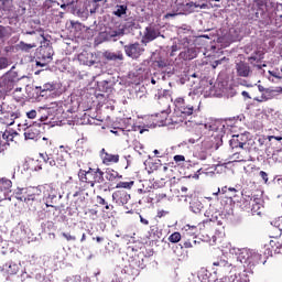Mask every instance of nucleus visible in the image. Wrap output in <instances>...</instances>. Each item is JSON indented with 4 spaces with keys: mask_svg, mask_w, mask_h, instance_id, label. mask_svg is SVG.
Wrapping results in <instances>:
<instances>
[{
    "mask_svg": "<svg viewBox=\"0 0 282 282\" xmlns=\"http://www.w3.org/2000/svg\"><path fill=\"white\" fill-rule=\"evenodd\" d=\"M45 6H47V8H52L54 6H59V4L54 0H45Z\"/></svg>",
    "mask_w": 282,
    "mask_h": 282,
    "instance_id": "46",
    "label": "nucleus"
},
{
    "mask_svg": "<svg viewBox=\"0 0 282 282\" xmlns=\"http://www.w3.org/2000/svg\"><path fill=\"white\" fill-rule=\"evenodd\" d=\"M88 213H89V215H91L93 217H98V210H96V209H89Z\"/></svg>",
    "mask_w": 282,
    "mask_h": 282,
    "instance_id": "55",
    "label": "nucleus"
},
{
    "mask_svg": "<svg viewBox=\"0 0 282 282\" xmlns=\"http://www.w3.org/2000/svg\"><path fill=\"white\" fill-rule=\"evenodd\" d=\"M17 118H21V112L4 110V113L0 116V123L6 124L7 127H12Z\"/></svg>",
    "mask_w": 282,
    "mask_h": 282,
    "instance_id": "8",
    "label": "nucleus"
},
{
    "mask_svg": "<svg viewBox=\"0 0 282 282\" xmlns=\"http://www.w3.org/2000/svg\"><path fill=\"white\" fill-rule=\"evenodd\" d=\"M97 204H99V206H105L106 210H113V205H109L102 196H97Z\"/></svg>",
    "mask_w": 282,
    "mask_h": 282,
    "instance_id": "32",
    "label": "nucleus"
},
{
    "mask_svg": "<svg viewBox=\"0 0 282 282\" xmlns=\"http://www.w3.org/2000/svg\"><path fill=\"white\" fill-rule=\"evenodd\" d=\"M99 158L105 166H111L120 162V154H111L105 148L99 151Z\"/></svg>",
    "mask_w": 282,
    "mask_h": 282,
    "instance_id": "3",
    "label": "nucleus"
},
{
    "mask_svg": "<svg viewBox=\"0 0 282 282\" xmlns=\"http://www.w3.org/2000/svg\"><path fill=\"white\" fill-rule=\"evenodd\" d=\"M133 181H130V182H119L117 185H116V188H131L133 186Z\"/></svg>",
    "mask_w": 282,
    "mask_h": 282,
    "instance_id": "36",
    "label": "nucleus"
},
{
    "mask_svg": "<svg viewBox=\"0 0 282 282\" xmlns=\"http://www.w3.org/2000/svg\"><path fill=\"white\" fill-rule=\"evenodd\" d=\"M236 159L239 161V162H246V159L243 156H236Z\"/></svg>",
    "mask_w": 282,
    "mask_h": 282,
    "instance_id": "62",
    "label": "nucleus"
},
{
    "mask_svg": "<svg viewBox=\"0 0 282 282\" xmlns=\"http://www.w3.org/2000/svg\"><path fill=\"white\" fill-rule=\"evenodd\" d=\"M221 61H224V59L215 61V62L212 64L213 69H217V67H218L219 65H221Z\"/></svg>",
    "mask_w": 282,
    "mask_h": 282,
    "instance_id": "51",
    "label": "nucleus"
},
{
    "mask_svg": "<svg viewBox=\"0 0 282 282\" xmlns=\"http://www.w3.org/2000/svg\"><path fill=\"white\" fill-rule=\"evenodd\" d=\"M62 237H64V239H66V241H76V236H72V234H69V232H63Z\"/></svg>",
    "mask_w": 282,
    "mask_h": 282,
    "instance_id": "39",
    "label": "nucleus"
},
{
    "mask_svg": "<svg viewBox=\"0 0 282 282\" xmlns=\"http://www.w3.org/2000/svg\"><path fill=\"white\" fill-rule=\"evenodd\" d=\"M175 108L180 111L184 106H186V101L184 100V97H177L174 99Z\"/></svg>",
    "mask_w": 282,
    "mask_h": 282,
    "instance_id": "34",
    "label": "nucleus"
},
{
    "mask_svg": "<svg viewBox=\"0 0 282 282\" xmlns=\"http://www.w3.org/2000/svg\"><path fill=\"white\" fill-rule=\"evenodd\" d=\"M248 144V139L246 134H235L231 140H229V147L232 149H243Z\"/></svg>",
    "mask_w": 282,
    "mask_h": 282,
    "instance_id": "10",
    "label": "nucleus"
},
{
    "mask_svg": "<svg viewBox=\"0 0 282 282\" xmlns=\"http://www.w3.org/2000/svg\"><path fill=\"white\" fill-rule=\"evenodd\" d=\"M4 268H8L7 274H10V275L19 274L20 267L18 263L10 262V263H7Z\"/></svg>",
    "mask_w": 282,
    "mask_h": 282,
    "instance_id": "25",
    "label": "nucleus"
},
{
    "mask_svg": "<svg viewBox=\"0 0 282 282\" xmlns=\"http://www.w3.org/2000/svg\"><path fill=\"white\" fill-rule=\"evenodd\" d=\"M104 56L107 61H124V55H122V52H105Z\"/></svg>",
    "mask_w": 282,
    "mask_h": 282,
    "instance_id": "19",
    "label": "nucleus"
},
{
    "mask_svg": "<svg viewBox=\"0 0 282 282\" xmlns=\"http://www.w3.org/2000/svg\"><path fill=\"white\" fill-rule=\"evenodd\" d=\"M180 42L182 43V45H185V47H188V45H191V39L188 37H183L180 40Z\"/></svg>",
    "mask_w": 282,
    "mask_h": 282,
    "instance_id": "47",
    "label": "nucleus"
},
{
    "mask_svg": "<svg viewBox=\"0 0 282 282\" xmlns=\"http://www.w3.org/2000/svg\"><path fill=\"white\" fill-rule=\"evenodd\" d=\"M123 50L130 58H134V59H137L139 56H142V54H144V47H142V45H140V43L138 42L124 45Z\"/></svg>",
    "mask_w": 282,
    "mask_h": 282,
    "instance_id": "5",
    "label": "nucleus"
},
{
    "mask_svg": "<svg viewBox=\"0 0 282 282\" xmlns=\"http://www.w3.org/2000/svg\"><path fill=\"white\" fill-rule=\"evenodd\" d=\"M241 96H243V98H248L249 100H250V98H252V97H250V94L248 91H246V90H243L241 93Z\"/></svg>",
    "mask_w": 282,
    "mask_h": 282,
    "instance_id": "57",
    "label": "nucleus"
},
{
    "mask_svg": "<svg viewBox=\"0 0 282 282\" xmlns=\"http://www.w3.org/2000/svg\"><path fill=\"white\" fill-rule=\"evenodd\" d=\"M269 74H270V76H273V78H278V80H281V78H282L280 75H278L274 72L269 70Z\"/></svg>",
    "mask_w": 282,
    "mask_h": 282,
    "instance_id": "54",
    "label": "nucleus"
},
{
    "mask_svg": "<svg viewBox=\"0 0 282 282\" xmlns=\"http://www.w3.org/2000/svg\"><path fill=\"white\" fill-rule=\"evenodd\" d=\"M198 281L210 282V276H208V270H203L198 274Z\"/></svg>",
    "mask_w": 282,
    "mask_h": 282,
    "instance_id": "35",
    "label": "nucleus"
},
{
    "mask_svg": "<svg viewBox=\"0 0 282 282\" xmlns=\"http://www.w3.org/2000/svg\"><path fill=\"white\" fill-rule=\"evenodd\" d=\"M93 239H96V241L98 243H100L101 241H105V238H102V237H96V238H93Z\"/></svg>",
    "mask_w": 282,
    "mask_h": 282,
    "instance_id": "60",
    "label": "nucleus"
},
{
    "mask_svg": "<svg viewBox=\"0 0 282 282\" xmlns=\"http://www.w3.org/2000/svg\"><path fill=\"white\" fill-rule=\"evenodd\" d=\"M87 241V235L84 232L82 234L80 243Z\"/></svg>",
    "mask_w": 282,
    "mask_h": 282,
    "instance_id": "59",
    "label": "nucleus"
},
{
    "mask_svg": "<svg viewBox=\"0 0 282 282\" xmlns=\"http://www.w3.org/2000/svg\"><path fill=\"white\" fill-rule=\"evenodd\" d=\"M107 34L110 36V39H116V36H124V28L110 29L107 31Z\"/></svg>",
    "mask_w": 282,
    "mask_h": 282,
    "instance_id": "26",
    "label": "nucleus"
},
{
    "mask_svg": "<svg viewBox=\"0 0 282 282\" xmlns=\"http://www.w3.org/2000/svg\"><path fill=\"white\" fill-rule=\"evenodd\" d=\"M170 17H175V13H166L165 19H170Z\"/></svg>",
    "mask_w": 282,
    "mask_h": 282,
    "instance_id": "63",
    "label": "nucleus"
},
{
    "mask_svg": "<svg viewBox=\"0 0 282 282\" xmlns=\"http://www.w3.org/2000/svg\"><path fill=\"white\" fill-rule=\"evenodd\" d=\"M6 149H7L6 141L1 140V138H0V153H3V151H6Z\"/></svg>",
    "mask_w": 282,
    "mask_h": 282,
    "instance_id": "50",
    "label": "nucleus"
},
{
    "mask_svg": "<svg viewBox=\"0 0 282 282\" xmlns=\"http://www.w3.org/2000/svg\"><path fill=\"white\" fill-rule=\"evenodd\" d=\"M34 47H36L35 43L28 44L23 41L15 45L17 52H25L26 54L34 50Z\"/></svg>",
    "mask_w": 282,
    "mask_h": 282,
    "instance_id": "18",
    "label": "nucleus"
},
{
    "mask_svg": "<svg viewBox=\"0 0 282 282\" xmlns=\"http://www.w3.org/2000/svg\"><path fill=\"white\" fill-rule=\"evenodd\" d=\"M10 188H12V181L7 177L0 178V191L3 193H11L12 191Z\"/></svg>",
    "mask_w": 282,
    "mask_h": 282,
    "instance_id": "20",
    "label": "nucleus"
},
{
    "mask_svg": "<svg viewBox=\"0 0 282 282\" xmlns=\"http://www.w3.org/2000/svg\"><path fill=\"white\" fill-rule=\"evenodd\" d=\"M153 188H162L164 186V178H162V182L159 183L158 181H155L153 184H152Z\"/></svg>",
    "mask_w": 282,
    "mask_h": 282,
    "instance_id": "48",
    "label": "nucleus"
},
{
    "mask_svg": "<svg viewBox=\"0 0 282 282\" xmlns=\"http://www.w3.org/2000/svg\"><path fill=\"white\" fill-rule=\"evenodd\" d=\"M26 117L30 120H34V118H36V110H31V111L26 112Z\"/></svg>",
    "mask_w": 282,
    "mask_h": 282,
    "instance_id": "45",
    "label": "nucleus"
},
{
    "mask_svg": "<svg viewBox=\"0 0 282 282\" xmlns=\"http://www.w3.org/2000/svg\"><path fill=\"white\" fill-rule=\"evenodd\" d=\"M6 111V107L3 105H0V116L3 115Z\"/></svg>",
    "mask_w": 282,
    "mask_h": 282,
    "instance_id": "61",
    "label": "nucleus"
},
{
    "mask_svg": "<svg viewBox=\"0 0 282 282\" xmlns=\"http://www.w3.org/2000/svg\"><path fill=\"white\" fill-rule=\"evenodd\" d=\"M187 8H192L193 10H195V8H200V9H204L206 8V3H203V4H197L195 2H188L186 4Z\"/></svg>",
    "mask_w": 282,
    "mask_h": 282,
    "instance_id": "38",
    "label": "nucleus"
},
{
    "mask_svg": "<svg viewBox=\"0 0 282 282\" xmlns=\"http://www.w3.org/2000/svg\"><path fill=\"white\" fill-rule=\"evenodd\" d=\"M158 37H160V29H156L153 25H149L145 28L142 43H151V41H155Z\"/></svg>",
    "mask_w": 282,
    "mask_h": 282,
    "instance_id": "9",
    "label": "nucleus"
},
{
    "mask_svg": "<svg viewBox=\"0 0 282 282\" xmlns=\"http://www.w3.org/2000/svg\"><path fill=\"white\" fill-rule=\"evenodd\" d=\"M106 180L108 182H118V180H122V175L120 173H118V171L111 169V167H108L106 169Z\"/></svg>",
    "mask_w": 282,
    "mask_h": 282,
    "instance_id": "15",
    "label": "nucleus"
},
{
    "mask_svg": "<svg viewBox=\"0 0 282 282\" xmlns=\"http://www.w3.org/2000/svg\"><path fill=\"white\" fill-rule=\"evenodd\" d=\"M62 4L61 8L65 9L67 8V6H74V3L76 2V0H62Z\"/></svg>",
    "mask_w": 282,
    "mask_h": 282,
    "instance_id": "42",
    "label": "nucleus"
},
{
    "mask_svg": "<svg viewBox=\"0 0 282 282\" xmlns=\"http://www.w3.org/2000/svg\"><path fill=\"white\" fill-rule=\"evenodd\" d=\"M25 140H39V129L36 127H29L24 131Z\"/></svg>",
    "mask_w": 282,
    "mask_h": 282,
    "instance_id": "17",
    "label": "nucleus"
},
{
    "mask_svg": "<svg viewBox=\"0 0 282 282\" xmlns=\"http://www.w3.org/2000/svg\"><path fill=\"white\" fill-rule=\"evenodd\" d=\"M252 254V249L243 248L240 250L238 259H240L241 263H247L250 260V256Z\"/></svg>",
    "mask_w": 282,
    "mask_h": 282,
    "instance_id": "21",
    "label": "nucleus"
},
{
    "mask_svg": "<svg viewBox=\"0 0 282 282\" xmlns=\"http://www.w3.org/2000/svg\"><path fill=\"white\" fill-rule=\"evenodd\" d=\"M58 210L57 206L51 205L48 203H45V207H43V213H44V217H52V213L53 215H55Z\"/></svg>",
    "mask_w": 282,
    "mask_h": 282,
    "instance_id": "23",
    "label": "nucleus"
},
{
    "mask_svg": "<svg viewBox=\"0 0 282 282\" xmlns=\"http://www.w3.org/2000/svg\"><path fill=\"white\" fill-rule=\"evenodd\" d=\"M167 241H170V243H180V241H182V234H180V231L173 232L167 238Z\"/></svg>",
    "mask_w": 282,
    "mask_h": 282,
    "instance_id": "30",
    "label": "nucleus"
},
{
    "mask_svg": "<svg viewBox=\"0 0 282 282\" xmlns=\"http://www.w3.org/2000/svg\"><path fill=\"white\" fill-rule=\"evenodd\" d=\"M182 116H193V111H195V108L191 105L183 106L181 109H178Z\"/></svg>",
    "mask_w": 282,
    "mask_h": 282,
    "instance_id": "28",
    "label": "nucleus"
},
{
    "mask_svg": "<svg viewBox=\"0 0 282 282\" xmlns=\"http://www.w3.org/2000/svg\"><path fill=\"white\" fill-rule=\"evenodd\" d=\"M77 58L82 65H89V53L87 51L82 52Z\"/></svg>",
    "mask_w": 282,
    "mask_h": 282,
    "instance_id": "31",
    "label": "nucleus"
},
{
    "mask_svg": "<svg viewBox=\"0 0 282 282\" xmlns=\"http://www.w3.org/2000/svg\"><path fill=\"white\" fill-rule=\"evenodd\" d=\"M215 282H250V278L246 271L239 273L238 275L237 273L230 272L229 275L216 279Z\"/></svg>",
    "mask_w": 282,
    "mask_h": 282,
    "instance_id": "7",
    "label": "nucleus"
},
{
    "mask_svg": "<svg viewBox=\"0 0 282 282\" xmlns=\"http://www.w3.org/2000/svg\"><path fill=\"white\" fill-rule=\"evenodd\" d=\"M260 177L262 178V181L264 182V184H268V174L265 173V171H260L259 172Z\"/></svg>",
    "mask_w": 282,
    "mask_h": 282,
    "instance_id": "44",
    "label": "nucleus"
},
{
    "mask_svg": "<svg viewBox=\"0 0 282 282\" xmlns=\"http://www.w3.org/2000/svg\"><path fill=\"white\" fill-rule=\"evenodd\" d=\"M116 8H117V10L112 12V14H115V17L120 18V17H124V14H127V10H128L127 6L120 4V6H117Z\"/></svg>",
    "mask_w": 282,
    "mask_h": 282,
    "instance_id": "29",
    "label": "nucleus"
},
{
    "mask_svg": "<svg viewBox=\"0 0 282 282\" xmlns=\"http://www.w3.org/2000/svg\"><path fill=\"white\" fill-rule=\"evenodd\" d=\"M41 91V94L45 91H54L56 89V84L54 83H46L43 86L36 87Z\"/></svg>",
    "mask_w": 282,
    "mask_h": 282,
    "instance_id": "27",
    "label": "nucleus"
},
{
    "mask_svg": "<svg viewBox=\"0 0 282 282\" xmlns=\"http://www.w3.org/2000/svg\"><path fill=\"white\" fill-rule=\"evenodd\" d=\"M236 74L240 76V78H248L252 74V69L250 68V64L246 62H239L236 64Z\"/></svg>",
    "mask_w": 282,
    "mask_h": 282,
    "instance_id": "11",
    "label": "nucleus"
},
{
    "mask_svg": "<svg viewBox=\"0 0 282 282\" xmlns=\"http://www.w3.org/2000/svg\"><path fill=\"white\" fill-rule=\"evenodd\" d=\"M77 175L82 184H86L87 186H90V188L97 186L99 191H102V188L104 191H107V183L105 182V172H102L100 167H89L88 171L80 169Z\"/></svg>",
    "mask_w": 282,
    "mask_h": 282,
    "instance_id": "1",
    "label": "nucleus"
},
{
    "mask_svg": "<svg viewBox=\"0 0 282 282\" xmlns=\"http://www.w3.org/2000/svg\"><path fill=\"white\" fill-rule=\"evenodd\" d=\"M12 0H3L2 1V8L3 10L10 11L12 10Z\"/></svg>",
    "mask_w": 282,
    "mask_h": 282,
    "instance_id": "37",
    "label": "nucleus"
},
{
    "mask_svg": "<svg viewBox=\"0 0 282 282\" xmlns=\"http://www.w3.org/2000/svg\"><path fill=\"white\" fill-rule=\"evenodd\" d=\"M40 54L44 61H52V56H54V50L50 46H46L40 50Z\"/></svg>",
    "mask_w": 282,
    "mask_h": 282,
    "instance_id": "22",
    "label": "nucleus"
},
{
    "mask_svg": "<svg viewBox=\"0 0 282 282\" xmlns=\"http://www.w3.org/2000/svg\"><path fill=\"white\" fill-rule=\"evenodd\" d=\"M9 62H8V58L6 57H0V69H6L8 67Z\"/></svg>",
    "mask_w": 282,
    "mask_h": 282,
    "instance_id": "40",
    "label": "nucleus"
},
{
    "mask_svg": "<svg viewBox=\"0 0 282 282\" xmlns=\"http://www.w3.org/2000/svg\"><path fill=\"white\" fill-rule=\"evenodd\" d=\"M259 263H263V256H261V253L257 252L256 250H252L251 256H249L247 265L249 268H254L256 265H259Z\"/></svg>",
    "mask_w": 282,
    "mask_h": 282,
    "instance_id": "13",
    "label": "nucleus"
},
{
    "mask_svg": "<svg viewBox=\"0 0 282 282\" xmlns=\"http://www.w3.org/2000/svg\"><path fill=\"white\" fill-rule=\"evenodd\" d=\"M19 80H21V78H19V73L11 69L3 76L1 87H3L4 91H12L14 85H17Z\"/></svg>",
    "mask_w": 282,
    "mask_h": 282,
    "instance_id": "2",
    "label": "nucleus"
},
{
    "mask_svg": "<svg viewBox=\"0 0 282 282\" xmlns=\"http://www.w3.org/2000/svg\"><path fill=\"white\" fill-rule=\"evenodd\" d=\"M6 36V28L0 25V39H3Z\"/></svg>",
    "mask_w": 282,
    "mask_h": 282,
    "instance_id": "52",
    "label": "nucleus"
},
{
    "mask_svg": "<svg viewBox=\"0 0 282 282\" xmlns=\"http://www.w3.org/2000/svg\"><path fill=\"white\" fill-rule=\"evenodd\" d=\"M270 251H271V256H272V252L274 254H281V252H282V243H281V241L271 240L270 241Z\"/></svg>",
    "mask_w": 282,
    "mask_h": 282,
    "instance_id": "24",
    "label": "nucleus"
},
{
    "mask_svg": "<svg viewBox=\"0 0 282 282\" xmlns=\"http://www.w3.org/2000/svg\"><path fill=\"white\" fill-rule=\"evenodd\" d=\"M42 160H44L45 164L48 166H56V160L53 156H48L47 154H40Z\"/></svg>",
    "mask_w": 282,
    "mask_h": 282,
    "instance_id": "33",
    "label": "nucleus"
},
{
    "mask_svg": "<svg viewBox=\"0 0 282 282\" xmlns=\"http://www.w3.org/2000/svg\"><path fill=\"white\" fill-rule=\"evenodd\" d=\"M167 213L165 210H160L156 214V217H159V219H162V217H164Z\"/></svg>",
    "mask_w": 282,
    "mask_h": 282,
    "instance_id": "53",
    "label": "nucleus"
},
{
    "mask_svg": "<svg viewBox=\"0 0 282 282\" xmlns=\"http://www.w3.org/2000/svg\"><path fill=\"white\" fill-rule=\"evenodd\" d=\"M159 105H164V109L161 110V115H162V119H161V124H164V122H166V118L169 117V112H166V109H169V107H171L169 105V98L162 96L159 98Z\"/></svg>",
    "mask_w": 282,
    "mask_h": 282,
    "instance_id": "14",
    "label": "nucleus"
},
{
    "mask_svg": "<svg viewBox=\"0 0 282 282\" xmlns=\"http://www.w3.org/2000/svg\"><path fill=\"white\" fill-rule=\"evenodd\" d=\"M219 193H221V195H225L226 199H235V197H238V193L239 191H237V188L235 187H228V186H224L221 187V189L218 188L216 195H219Z\"/></svg>",
    "mask_w": 282,
    "mask_h": 282,
    "instance_id": "12",
    "label": "nucleus"
},
{
    "mask_svg": "<svg viewBox=\"0 0 282 282\" xmlns=\"http://www.w3.org/2000/svg\"><path fill=\"white\" fill-rule=\"evenodd\" d=\"M278 140V142H281V140H282V137H274V135H270L269 137V140Z\"/></svg>",
    "mask_w": 282,
    "mask_h": 282,
    "instance_id": "58",
    "label": "nucleus"
},
{
    "mask_svg": "<svg viewBox=\"0 0 282 282\" xmlns=\"http://www.w3.org/2000/svg\"><path fill=\"white\" fill-rule=\"evenodd\" d=\"M25 202H36V196L35 194H29L25 198Z\"/></svg>",
    "mask_w": 282,
    "mask_h": 282,
    "instance_id": "49",
    "label": "nucleus"
},
{
    "mask_svg": "<svg viewBox=\"0 0 282 282\" xmlns=\"http://www.w3.org/2000/svg\"><path fill=\"white\" fill-rule=\"evenodd\" d=\"M216 226H217L216 220L207 219V220H204L203 223H199L197 227H192V228L198 229L199 235H203V236L206 235L208 237L209 235H213Z\"/></svg>",
    "mask_w": 282,
    "mask_h": 282,
    "instance_id": "6",
    "label": "nucleus"
},
{
    "mask_svg": "<svg viewBox=\"0 0 282 282\" xmlns=\"http://www.w3.org/2000/svg\"><path fill=\"white\" fill-rule=\"evenodd\" d=\"M181 248H193V242H191V240H184L181 242Z\"/></svg>",
    "mask_w": 282,
    "mask_h": 282,
    "instance_id": "43",
    "label": "nucleus"
},
{
    "mask_svg": "<svg viewBox=\"0 0 282 282\" xmlns=\"http://www.w3.org/2000/svg\"><path fill=\"white\" fill-rule=\"evenodd\" d=\"M153 153H154V155H160V151H158V150H154Z\"/></svg>",
    "mask_w": 282,
    "mask_h": 282,
    "instance_id": "64",
    "label": "nucleus"
},
{
    "mask_svg": "<svg viewBox=\"0 0 282 282\" xmlns=\"http://www.w3.org/2000/svg\"><path fill=\"white\" fill-rule=\"evenodd\" d=\"M140 221L143 224V226H149V221L142 216H140Z\"/></svg>",
    "mask_w": 282,
    "mask_h": 282,
    "instance_id": "56",
    "label": "nucleus"
},
{
    "mask_svg": "<svg viewBox=\"0 0 282 282\" xmlns=\"http://www.w3.org/2000/svg\"><path fill=\"white\" fill-rule=\"evenodd\" d=\"M140 270H142V263L140 262V258H131L129 260V264L126 265V273H128L129 276H139Z\"/></svg>",
    "mask_w": 282,
    "mask_h": 282,
    "instance_id": "4",
    "label": "nucleus"
},
{
    "mask_svg": "<svg viewBox=\"0 0 282 282\" xmlns=\"http://www.w3.org/2000/svg\"><path fill=\"white\" fill-rule=\"evenodd\" d=\"M174 162H176V164H180V162H186V158L182 154H176L174 155Z\"/></svg>",
    "mask_w": 282,
    "mask_h": 282,
    "instance_id": "41",
    "label": "nucleus"
},
{
    "mask_svg": "<svg viewBox=\"0 0 282 282\" xmlns=\"http://www.w3.org/2000/svg\"><path fill=\"white\" fill-rule=\"evenodd\" d=\"M3 140H6V144H9L8 142H17L19 140V132L10 129L6 130L2 134Z\"/></svg>",
    "mask_w": 282,
    "mask_h": 282,
    "instance_id": "16",
    "label": "nucleus"
}]
</instances>
